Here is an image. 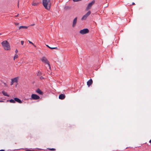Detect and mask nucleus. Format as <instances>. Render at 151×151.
Instances as JSON below:
<instances>
[{
  "instance_id": "1",
  "label": "nucleus",
  "mask_w": 151,
  "mask_h": 151,
  "mask_svg": "<svg viewBox=\"0 0 151 151\" xmlns=\"http://www.w3.org/2000/svg\"><path fill=\"white\" fill-rule=\"evenodd\" d=\"M1 44L2 47L4 50H9L11 49L9 43L6 40H4L2 42Z\"/></svg>"
},
{
  "instance_id": "2",
  "label": "nucleus",
  "mask_w": 151,
  "mask_h": 151,
  "mask_svg": "<svg viewBox=\"0 0 151 151\" xmlns=\"http://www.w3.org/2000/svg\"><path fill=\"white\" fill-rule=\"evenodd\" d=\"M50 0H42L43 5L45 9L48 10L50 8Z\"/></svg>"
},
{
  "instance_id": "3",
  "label": "nucleus",
  "mask_w": 151,
  "mask_h": 151,
  "mask_svg": "<svg viewBox=\"0 0 151 151\" xmlns=\"http://www.w3.org/2000/svg\"><path fill=\"white\" fill-rule=\"evenodd\" d=\"M41 61L44 63L47 64L49 68H50V65L49 64V62L45 57H43L41 59Z\"/></svg>"
},
{
  "instance_id": "4",
  "label": "nucleus",
  "mask_w": 151,
  "mask_h": 151,
  "mask_svg": "<svg viewBox=\"0 0 151 151\" xmlns=\"http://www.w3.org/2000/svg\"><path fill=\"white\" fill-rule=\"evenodd\" d=\"M95 2V1L93 0L91 2L89 3L86 8V11H88L90 9L92 6L94 4Z\"/></svg>"
},
{
  "instance_id": "5",
  "label": "nucleus",
  "mask_w": 151,
  "mask_h": 151,
  "mask_svg": "<svg viewBox=\"0 0 151 151\" xmlns=\"http://www.w3.org/2000/svg\"><path fill=\"white\" fill-rule=\"evenodd\" d=\"M91 11H88L81 18V20H86L87 17L91 14Z\"/></svg>"
},
{
  "instance_id": "6",
  "label": "nucleus",
  "mask_w": 151,
  "mask_h": 151,
  "mask_svg": "<svg viewBox=\"0 0 151 151\" xmlns=\"http://www.w3.org/2000/svg\"><path fill=\"white\" fill-rule=\"evenodd\" d=\"M80 33L81 34H84L88 33L89 30L88 29H84L80 31Z\"/></svg>"
},
{
  "instance_id": "7",
  "label": "nucleus",
  "mask_w": 151,
  "mask_h": 151,
  "mask_svg": "<svg viewBox=\"0 0 151 151\" xmlns=\"http://www.w3.org/2000/svg\"><path fill=\"white\" fill-rule=\"evenodd\" d=\"M40 97L38 96L35 94H32L31 95V99L34 100H37L40 99Z\"/></svg>"
},
{
  "instance_id": "8",
  "label": "nucleus",
  "mask_w": 151,
  "mask_h": 151,
  "mask_svg": "<svg viewBox=\"0 0 151 151\" xmlns=\"http://www.w3.org/2000/svg\"><path fill=\"white\" fill-rule=\"evenodd\" d=\"M65 97V94H61L59 95V98L60 99L63 100L64 99Z\"/></svg>"
},
{
  "instance_id": "9",
  "label": "nucleus",
  "mask_w": 151,
  "mask_h": 151,
  "mask_svg": "<svg viewBox=\"0 0 151 151\" xmlns=\"http://www.w3.org/2000/svg\"><path fill=\"white\" fill-rule=\"evenodd\" d=\"M87 85L88 86H90L93 83V81L92 79H90L87 82Z\"/></svg>"
},
{
  "instance_id": "10",
  "label": "nucleus",
  "mask_w": 151,
  "mask_h": 151,
  "mask_svg": "<svg viewBox=\"0 0 151 151\" xmlns=\"http://www.w3.org/2000/svg\"><path fill=\"white\" fill-rule=\"evenodd\" d=\"M37 93L39 94L40 95H42L43 93L39 88L37 89L36 91Z\"/></svg>"
},
{
  "instance_id": "11",
  "label": "nucleus",
  "mask_w": 151,
  "mask_h": 151,
  "mask_svg": "<svg viewBox=\"0 0 151 151\" xmlns=\"http://www.w3.org/2000/svg\"><path fill=\"white\" fill-rule=\"evenodd\" d=\"M15 101L19 103H22V101L19 98H15L14 99Z\"/></svg>"
},
{
  "instance_id": "12",
  "label": "nucleus",
  "mask_w": 151,
  "mask_h": 151,
  "mask_svg": "<svg viewBox=\"0 0 151 151\" xmlns=\"http://www.w3.org/2000/svg\"><path fill=\"white\" fill-rule=\"evenodd\" d=\"M18 79H19L18 77H16L15 78H14L12 79H11V80L13 81L14 83L16 82V83H17L18 81Z\"/></svg>"
},
{
  "instance_id": "13",
  "label": "nucleus",
  "mask_w": 151,
  "mask_h": 151,
  "mask_svg": "<svg viewBox=\"0 0 151 151\" xmlns=\"http://www.w3.org/2000/svg\"><path fill=\"white\" fill-rule=\"evenodd\" d=\"M77 21V17H76L73 20V27H74L76 24Z\"/></svg>"
},
{
  "instance_id": "14",
  "label": "nucleus",
  "mask_w": 151,
  "mask_h": 151,
  "mask_svg": "<svg viewBox=\"0 0 151 151\" xmlns=\"http://www.w3.org/2000/svg\"><path fill=\"white\" fill-rule=\"evenodd\" d=\"M28 28V27L26 26H21L19 27V29H27Z\"/></svg>"
},
{
  "instance_id": "15",
  "label": "nucleus",
  "mask_w": 151,
  "mask_h": 151,
  "mask_svg": "<svg viewBox=\"0 0 151 151\" xmlns=\"http://www.w3.org/2000/svg\"><path fill=\"white\" fill-rule=\"evenodd\" d=\"M2 93L5 96H6L8 97L9 96V95L7 94L6 92H5L4 91H2Z\"/></svg>"
},
{
  "instance_id": "16",
  "label": "nucleus",
  "mask_w": 151,
  "mask_h": 151,
  "mask_svg": "<svg viewBox=\"0 0 151 151\" xmlns=\"http://www.w3.org/2000/svg\"><path fill=\"white\" fill-rule=\"evenodd\" d=\"M38 4V3H36L34 1L32 3V5L33 6H37Z\"/></svg>"
},
{
  "instance_id": "17",
  "label": "nucleus",
  "mask_w": 151,
  "mask_h": 151,
  "mask_svg": "<svg viewBox=\"0 0 151 151\" xmlns=\"http://www.w3.org/2000/svg\"><path fill=\"white\" fill-rule=\"evenodd\" d=\"M46 46L48 47H49V48H50V49H57V47H49V46L48 45H46Z\"/></svg>"
},
{
  "instance_id": "18",
  "label": "nucleus",
  "mask_w": 151,
  "mask_h": 151,
  "mask_svg": "<svg viewBox=\"0 0 151 151\" xmlns=\"http://www.w3.org/2000/svg\"><path fill=\"white\" fill-rule=\"evenodd\" d=\"M9 102L10 103H15V102L14 100H13L12 99H11L10 100Z\"/></svg>"
},
{
  "instance_id": "19",
  "label": "nucleus",
  "mask_w": 151,
  "mask_h": 151,
  "mask_svg": "<svg viewBox=\"0 0 151 151\" xmlns=\"http://www.w3.org/2000/svg\"><path fill=\"white\" fill-rule=\"evenodd\" d=\"M18 57V55L17 54H15L14 56V58H13L14 60L15 59L17 58Z\"/></svg>"
},
{
  "instance_id": "20",
  "label": "nucleus",
  "mask_w": 151,
  "mask_h": 151,
  "mask_svg": "<svg viewBox=\"0 0 151 151\" xmlns=\"http://www.w3.org/2000/svg\"><path fill=\"white\" fill-rule=\"evenodd\" d=\"M42 73L40 71H38L37 73V76H40L41 75Z\"/></svg>"
},
{
  "instance_id": "21",
  "label": "nucleus",
  "mask_w": 151,
  "mask_h": 151,
  "mask_svg": "<svg viewBox=\"0 0 151 151\" xmlns=\"http://www.w3.org/2000/svg\"><path fill=\"white\" fill-rule=\"evenodd\" d=\"M70 9V7H69L68 6H65V9L66 10H68V9Z\"/></svg>"
},
{
  "instance_id": "22",
  "label": "nucleus",
  "mask_w": 151,
  "mask_h": 151,
  "mask_svg": "<svg viewBox=\"0 0 151 151\" xmlns=\"http://www.w3.org/2000/svg\"><path fill=\"white\" fill-rule=\"evenodd\" d=\"M28 41L30 43L32 44L34 47H36V46L32 42L29 40Z\"/></svg>"
},
{
  "instance_id": "23",
  "label": "nucleus",
  "mask_w": 151,
  "mask_h": 151,
  "mask_svg": "<svg viewBox=\"0 0 151 151\" xmlns=\"http://www.w3.org/2000/svg\"><path fill=\"white\" fill-rule=\"evenodd\" d=\"M49 150H52V151H55V149L54 148H51V149H48Z\"/></svg>"
},
{
  "instance_id": "24",
  "label": "nucleus",
  "mask_w": 151,
  "mask_h": 151,
  "mask_svg": "<svg viewBox=\"0 0 151 151\" xmlns=\"http://www.w3.org/2000/svg\"><path fill=\"white\" fill-rule=\"evenodd\" d=\"M14 83L13 81L11 80V83L10 85H11V86H12V85H13V84Z\"/></svg>"
},
{
  "instance_id": "25",
  "label": "nucleus",
  "mask_w": 151,
  "mask_h": 151,
  "mask_svg": "<svg viewBox=\"0 0 151 151\" xmlns=\"http://www.w3.org/2000/svg\"><path fill=\"white\" fill-rule=\"evenodd\" d=\"M14 24H15V25H17L19 24V23H17V22H15V23H14Z\"/></svg>"
},
{
  "instance_id": "26",
  "label": "nucleus",
  "mask_w": 151,
  "mask_h": 151,
  "mask_svg": "<svg viewBox=\"0 0 151 151\" xmlns=\"http://www.w3.org/2000/svg\"><path fill=\"white\" fill-rule=\"evenodd\" d=\"M21 44L23 45V44H24V41H21Z\"/></svg>"
},
{
  "instance_id": "27",
  "label": "nucleus",
  "mask_w": 151,
  "mask_h": 151,
  "mask_svg": "<svg viewBox=\"0 0 151 151\" xmlns=\"http://www.w3.org/2000/svg\"><path fill=\"white\" fill-rule=\"evenodd\" d=\"M4 83V85H5L6 86V87H7V85L6 84V83Z\"/></svg>"
},
{
  "instance_id": "28",
  "label": "nucleus",
  "mask_w": 151,
  "mask_h": 151,
  "mask_svg": "<svg viewBox=\"0 0 151 151\" xmlns=\"http://www.w3.org/2000/svg\"><path fill=\"white\" fill-rule=\"evenodd\" d=\"M15 52L17 53L18 52V50L17 49H16Z\"/></svg>"
},
{
  "instance_id": "29",
  "label": "nucleus",
  "mask_w": 151,
  "mask_h": 151,
  "mask_svg": "<svg viewBox=\"0 0 151 151\" xmlns=\"http://www.w3.org/2000/svg\"><path fill=\"white\" fill-rule=\"evenodd\" d=\"M40 79H44V78L42 76H41L40 77Z\"/></svg>"
},
{
  "instance_id": "30",
  "label": "nucleus",
  "mask_w": 151,
  "mask_h": 151,
  "mask_svg": "<svg viewBox=\"0 0 151 151\" xmlns=\"http://www.w3.org/2000/svg\"><path fill=\"white\" fill-rule=\"evenodd\" d=\"M17 6H18V8L19 7V1H18V2Z\"/></svg>"
},
{
  "instance_id": "31",
  "label": "nucleus",
  "mask_w": 151,
  "mask_h": 151,
  "mask_svg": "<svg viewBox=\"0 0 151 151\" xmlns=\"http://www.w3.org/2000/svg\"><path fill=\"white\" fill-rule=\"evenodd\" d=\"M4 101L3 100H0V102H3Z\"/></svg>"
},
{
  "instance_id": "32",
  "label": "nucleus",
  "mask_w": 151,
  "mask_h": 151,
  "mask_svg": "<svg viewBox=\"0 0 151 151\" xmlns=\"http://www.w3.org/2000/svg\"><path fill=\"white\" fill-rule=\"evenodd\" d=\"M0 151H5V150H0Z\"/></svg>"
},
{
  "instance_id": "33",
  "label": "nucleus",
  "mask_w": 151,
  "mask_h": 151,
  "mask_svg": "<svg viewBox=\"0 0 151 151\" xmlns=\"http://www.w3.org/2000/svg\"><path fill=\"white\" fill-rule=\"evenodd\" d=\"M134 4H134V2H133V3H132V5H134Z\"/></svg>"
},
{
  "instance_id": "34",
  "label": "nucleus",
  "mask_w": 151,
  "mask_h": 151,
  "mask_svg": "<svg viewBox=\"0 0 151 151\" xmlns=\"http://www.w3.org/2000/svg\"><path fill=\"white\" fill-rule=\"evenodd\" d=\"M18 15H19V14H18L17 15H16V16L15 17H17L18 16Z\"/></svg>"
},
{
  "instance_id": "35",
  "label": "nucleus",
  "mask_w": 151,
  "mask_h": 151,
  "mask_svg": "<svg viewBox=\"0 0 151 151\" xmlns=\"http://www.w3.org/2000/svg\"><path fill=\"white\" fill-rule=\"evenodd\" d=\"M52 42H54V41L53 40H52Z\"/></svg>"
},
{
  "instance_id": "36",
  "label": "nucleus",
  "mask_w": 151,
  "mask_h": 151,
  "mask_svg": "<svg viewBox=\"0 0 151 151\" xmlns=\"http://www.w3.org/2000/svg\"><path fill=\"white\" fill-rule=\"evenodd\" d=\"M127 148H128V147H126V149H127Z\"/></svg>"
},
{
  "instance_id": "37",
  "label": "nucleus",
  "mask_w": 151,
  "mask_h": 151,
  "mask_svg": "<svg viewBox=\"0 0 151 151\" xmlns=\"http://www.w3.org/2000/svg\"><path fill=\"white\" fill-rule=\"evenodd\" d=\"M0 35H1V34H0Z\"/></svg>"
}]
</instances>
